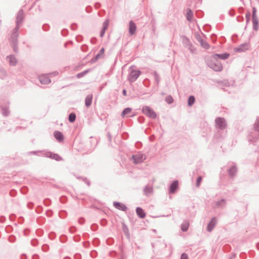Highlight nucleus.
<instances>
[{
  "label": "nucleus",
  "instance_id": "20",
  "mask_svg": "<svg viewBox=\"0 0 259 259\" xmlns=\"http://www.w3.org/2000/svg\"><path fill=\"white\" fill-rule=\"evenodd\" d=\"M76 118V116L74 113H71L69 116V120L70 122H72L74 121Z\"/></svg>",
  "mask_w": 259,
  "mask_h": 259
},
{
  "label": "nucleus",
  "instance_id": "19",
  "mask_svg": "<svg viewBox=\"0 0 259 259\" xmlns=\"http://www.w3.org/2000/svg\"><path fill=\"white\" fill-rule=\"evenodd\" d=\"M104 54V48H102L100 50L99 53L97 55L96 59H98L102 57Z\"/></svg>",
  "mask_w": 259,
  "mask_h": 259
},
{
  "label": "nucleus",
  "instance_id": "6",
  "mask_svg": "<svg viewBox=\"0 0 259 259\" xmlns=\"http://www.w3.org/2000/svg\"><path fill=\"white\" fill-rule=\"evenodd\" d=\"M137 29V27L135 23L132 21L130 22L129 24V32L131 35H133L135 33Z\"/></svg>",
  "mask_w": 259,
  "mask_h": 259
},
{
  "label": "nucleus",
  "instance_id": "3",
  "mask_svg": "<svg viewBox=\"0 0 259 259\" xmlns=\"http://www.w3.org/2000/svg\"><path fill=\"white\" fill-rule=\"evenodd\" d=\"M145 156L141 153L134 155L132 157L134 163L135 164L142 162L145 159Z\"/></svg>",
  "mask_w": 259,
  "mask_h": 259
},
{
  "label": "nucleus",
  "instance_id": "8",
  "mask_svg": "<svg viewBox=\"0 0 259 259\" xmlns=\"http://www.w3.org/2000/svg\"><path fill=\"white\" fill-rule=\"evenodd\" d=\"M114 206L117 209L125 211L126 209V207L122 203L119 202H114Z\"/></svg>",
  "mask_w": 259,
  "mask_h": 259
},
{
  "label": "nucleus",
  "instance_id": "31",
  "mask_svg": "<svg viewBox=\"0 0 259 259\" xmlns=\"http://www.w3.org/2000/svg\"><path fill=\"white\" fill-rule=\"evenodd\" d=\"M123 95L126 96V91H125V90H123Z\"/></svg>",
  "mask_w": 259,
  "mask_h": 259
},
{
  "label": "nucleus",
  "instance_id": "5",
  "mask_svg": "<svg viewBox=\"0 0 259 259\" xmlns=\"http://www.w3.org/2000/svg\"><path fill=\"white\" fill-rule=\"evenodd\" d=\"M39 79L40 82L42 84H47L50 83V82H51V80H50V78L48 77V76L47 75H45V74L40 75L39 76Z\"/></svg>",
  "mask_w": 259,
  "mask_h": 259
},
{
  "label": "nucleus",
  "instance_id": "15",
  "mask_svg": "<svg viewBox=\"0 0 259 259\" xmlns=\"http://www.w3.org/2000/svg\"><path fill=\"white\" fill-rule=\"evenodd\" d=\"M178 187V182L177 181H175L173 182L170 187V192L171 193H174L175 190L177 189Z\"/></svg>",
  "mask_w": 259,
  "mask_h": 259
},
{
  "label": "nucleus",
  "instance_id": "1",
  "mask_svg": "<svg viewBox=\"0 0 259 259\" xmlns=\"http://www.w3.org/2000/svg\"><path fill=\"white\" fill-rule=\"evenodd\" d=\"M142 111L144 114L151 118H155L156 117V114L153 110L148 106L144 107Z\"/></svg>",
  "mask_w": 259,
  "mask_h": 259
},
{
  "label": "nucleus",
  "instance_id": "27",
  "mask_svg": "<svg viewBox=\"0 0 259 259\" xmlns=\"http://www.w3.org/2000/svg\"><path fill=\"white\" fill-rule=\"evenodd\" d=\"M166 101L168 103H171L173 101V99L171 97H167L166 98Z\"/></svg>",
  "mask_w": 259,
  "mask_h": 259
},
{
  "label": "nucleus",
  "instance_id": "12",
  "mask_svg": "<svg viewBox=\"0 0 259 259\" xmlns=\"http://www.w3.org/2000/svg\"><path fill=\"white\" fill-rule=\"evenodd\" d=\"M93 99L92 95H89L87 96L85 100V104L87 107H89L91 104Z\"/></svg>",
  "mask_w": 259,
  "mask_h": 259
},
{
  "label": "nucleus",
  "instance_id": "16",
  "mask_svg": "<svg viewBox=\"0 0 259 259\" xmlns=\"http://www.w3.org/2000/svg\"><path fill=\"white\" fill-rule=\"evenodd\" d=\"M189 226V223L187 222H184L181 226V229L182 231H186L188 230V227Z\"/></svg>",
  "mask_w": 259,
  "mask_h": 259
},
{
  "label": "nucleus",
  "instance_id": "23",
  "mask_svg": "<svg viewBox=\"0 0 259 259\" xmlns=\"http://www.w3.org/2000/svg\"><path fill=\"white\" fill-rule=\"evenodd\" d=\"M213 68L215 71H221L222 69V66L221 64H218L215 67H213Z\"/></svg>",
  "mask_w": 259,
  "mask_h": 259
},
{
  "label": "nucleus",
  "instance_id": "9",
  "mask_svg": "<svg viewBox=\"0 0 259 259\" xmlns=\"http://www.w3.org/2000/svg\"><path fill=\"white\" fill-rule=\"evenodd\" d=\"M108 25H109V20H106L104 23H103V29L101 32V33H100V36L101 37H103L105 32V31L106 30V29H107L108 28Z\"/></svg>",
  "mask_w": 259,
  "mask_h": 259
},
{
  "label": "nucleus",
  "instance_id": "28",
  "mask_svg": "<svg viewBox=\"0 0 259 259\" xmlns=\"http://www.w3.org/2000/svg\"><path fill=\"white\" fill-rule=\"evenodd\" d=\"M181 259H188V256L187 254L184 253L181 255Z\"/></svg>",
  "mask_w": 259,
  "mask_h": 259
},
{
  "label": "nucleus",
  "instance_id": "14",
  "mask_svg": "<svg viewBox=\"0 0 259 259\" xmlns=\"http://www.w3.org/2000/svg\"><path fill=\"white\" fill-rule=\"evenodd\" d=\"M8 59L9 60L10 65L12 66H14L16 64L17 61L14 56H10L8 57Z\"/></svg>",
  "mask_w": 259,
  "mask_h": 259
},
{
  "label": "nucleus",
  "instance_id": "26",
  "mask_svg": "<svg viewBox=\"0 0 259 259\" xmlns=\"http://www.w3.org/2000/svg\"><path fill=\"white\" fill-rule=\"evenodd\" d=\"M255 128L257 131H259V117L256 120V122L255 124Z\"/></svg>",
  "mask_w": 259,
  "mask_h": 259
},
{
  "label": "nucleus",
  "instance_id": "29",
  "mask_svg": "<svg viewBox=\"0 0 259 259\" xmlns=\"http://www.w3.org/2000/svg\"><path fill=\"white\" fill-rule=\"evenodd\" d=\"M152 190L151 188H147L145 189V192L146 193H150L152 192Z\"/></svg>",
  "mask_w": 259,
  "mask_h": 259
},
{
  "label": "nucleus",
  "instance_id": "24",
  "mask_svg": "<svg viewBox=\"0 0 259 259\" xmlns=\"http://www.w3.org/2000/svg\"><path fill=\"white\" fill-rule=\"evenodd\" d=\"M201 42V46L202 47H203L204 48L207 49H208L209 48V45L208 44H207L206 42H204L202 40H201L200 41Z\"/></svg>",
  "mask_w": 259,
  "mask_h": 259
},
{
  "label": "nucleus",
  "instance_id": "4",
  "mask_svg": "<svg viewBox=\"0 0 259 259\" xmlns=\"http://www.w3.org/2000/svg\"><path fill=\"white\" fill-rule=\"evenodd\" d=\"M217 127L220 128H224L226 127V124L225 120L222 118H218L215 120Z\"/></svg>",
  "mask_w": 259,
  "mask_h": 259
},
{
  "label": "nucleus",
  "instance_id": "25",
  "mask_svg": "<svg viewBox=\"0 0 259 259\" xmlns=\"http://www.w3.org/2000/svg\"><path fill=\"white\" fill-rule=\"evenodd\" d=\"M202 178L201 177H199L198 178L196 182V186L197 187H199L201 184V182L202 181Z\"/></svg>",
  "mask_w": 259,
  "mask_h": 259
},
{
  "label": "nucleus",
  "instance_id": "30",
  "mask_svg": "<svg viewBox=\"0 0 259 259\" xmlns=\"http://www.w3.org/2000/svg\"><path fill=\"white\" fill-rule=\"evenodd\" d=\"M255 8H253V18L255 16Z\"/></svg>",
  "mask_w": 259,
  "mask_h": 259
},
{
  "label": "nucleus",
  "instance_id": "7",
  "mask_svg": "<svg viewBox=\"0 0 259 259\" xmlns=\"http://www.w3.org/2000/svg\"><path fill=\"white\" fill-rule=\"evenodd\" d=\"M54 135L56 139L59 142H62L64 140L63 134L59 131H55L54 133Z\"/></svg>",
  "mask_w": 259,
  "mask_h": 259
},
{
  "label": "nucleus",
  "instance_id": "17",
  "mask_svg": "<svg viewBox=\"0 0 259 259\" xmlns=\"http://www.w3.org/2000/svg\"><path fill=\"white\" fill-rule=\"evenodd\" d=\"M195 99L194 96H191L188 99V104L189 106H191L195 102Z\"/></svg>",
  "mask_w": 259,
  "mask_h": 259
},
{
  "label": "nucleus",
  "instance_id": "13",
  "mask_svg": "<svg viewBox=\"0 0 259 259\" xmlns=\"http://www.w3.org/2000/svg\"><path fill=\"white\" fill-rule=\"evenodd\" d=\"M216 223L215 219L213 218L211 220L209 224L207 226V230L208 231H211L213 228Z\"/></svg>",
  "mask_w": 259,
  "mask_h": 259
},
{
  "label": "nucleus",
  "instance_id": "10",
  "mask_svg": "<svg viewBox=\"0 0 259 259\" xmlns=\"http://www.w3.org/2000/svg\"><path fill=\"white\" fill-rule=\"evenodd\" d=\"M132 109L130 108H125L122 113V117L124 116H132Z\"/></svg>",
  "mask_w": 259,
  "mask_h": 259
},
{
  "label": "nucleus",
  "instance_id": "18",
  "mask_svg": "<svg viewBox=\"0 0 259 259\" xmlns=\"http://www.w3.org/2000/svg\"><path fill=\"white\" fill-rule=\"evenodd\" d=\"M193 17V13L190 10H188L187 12V18L188 20L191 21Z\"/></svg>",
  "mask_w": 259,
  "mask_h": 259
},
{
  "label": "nucleus",
  "instance_id": "22",
  "mask_svg": "<svg viewBox=\"0 0 259 259\" xmlns=\"http://www.w3.org/2000/svg\"><path fill=\"white\" fill-rule=\"evenodd\" d=\"M229 172L231 176H233L236 172V168L234 166L231 167L229 169Z\"/></svg>",
  "mask_w": 259,
  "mask_h": 259
},
{
  "label": "nucleus",
  "instance_id": "21",
  "mask_svg": "<svg viewBox=\"0 0 259 259\" xmlns=\"http://www.w3.org/2000/svg\"><path fill=\"white\" fill-rule=\"evenodd\" d=\"M215 56L219 57L221 59H225L228 57L229 54L225 53L221 55H215Z\"/></svg>",
  "mask_w": 259,
  "mask_h": 259
},
{
  "label": "nucleus",
  "instance_id": "11",
  "mask_svg": "<svg viewBox=\"0 0 259 259\" xmlns=\"http://www.w3.org/2000/svg\"><path fill=\"white\" fill-rule=\"evenodd\" d=\"M136 212L138 215L141 218H144L145 217V213L141 208L137 207Z\"/></svg>",
  "mask_w": 259,
  "mask_h": 259
},
{
  "label": "nucleus",
  "instance_id": "2",
  "mask_svg": "<svg viewBox=\"0 0 259 259\" xmlns=\"http://www.w3.org/2000/svg\"><path fill=\"white\" fill-rule=\"evenodd\" d=\"M140 73L141 72L139 70H132L128 77L130 81L133 82L135 81L139 77Z\"/></svg>",
  "mask_w": 259,
  "mask_h": 259
}]
</instances>
